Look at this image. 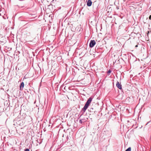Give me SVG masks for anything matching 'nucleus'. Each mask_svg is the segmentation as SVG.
Masks as SVG:
<instances>
[{"label": "nucleus", "instance_id": "nucleus-1", "mask_svg": "<svg viewBox=\"0 0 151 151\" xmlns=\"http://www.w3.org/2000/svg\"><path fill=\"white\" fill-rule=\"evenodd\" d=\"M93 99V98L92 97H90L87 100L85 104L84 107L83 108L81 111V112H82L81 115L80 116V117H81L82 115H83L85 112L86 110L90 104L91 103Z\"/></svg>", "mask_w": 151, "mask_h": 151}, {"label": "nucleus", "instance_id": "nucleus-2", "mask_svg": "<svg viewBox=\"0 0 151 151\" xmlns=\"http://www.w3.org/2000/svg\"><path fill=\"white\" fill-rule=\"evenodd\" d=\"M96 44V42L94 40H91L89 43V47H93Z\"/></svg>", "mask_w": 151, "mask_h": 151}, {"label": "nucleus", "instance_id": "nucleus-3", "mask_svg": "<svg viewBox=\"0 0 151 151\" xmlns=\"http://www.w3.org/2000/svg\"><path fill=\"white\" fill-rule=\"evenodd\" d=\"M116 86L120 90L122 89V85L118 81H117L116 83Z\"/></svg>", "mask_w": 151, "mask_h": 151}, {"label": "nucleus", "instance_id": "nucleus-4", "mask_svg": "<svg viewBox=\"0 0 151 151\" xmlns=\"http://www.w3.org/2000/svg\"><path fill=\"white\" fill-rule=\"evenodd\" d=\"M92 4V2L91 0H88L87 2V5L88 6H91Z\"/></svg>", "mask_w": 151, "mask_h": 151}, {"label": "nucleus", "instance_id": "nucleus-5", "mask_svg": "<svg viewBox=\"0 0 151 151\" xmlns=\"http://www.w3.org/2000/svg\"><path fill=\"white\" fill-rule=\"evenodd\" d=\"M24 83L23 82H22L21 83L20 87V90H22L23 88H24Z\"/></svg>", "mask_w": 151, "mask_h": 151}, {"label": "nucleus", "instance_id": "nucleus-6", "mask_svg": "<svg viewBox=\"0 0 151 151\" xmlns=\"http://www.w3.org/2000/svg\"><path fill=\"white\" fill-rule=\"evenodd\" d=\"M131 151V147H129L127 149H126V150H125V151Z\"/></svg>", "mask_w": 151, "mask_h": 151}, {"label": "nucleus", "instance_id": "nucleus-7", "mask_svg": "<svg viewBox=\"0 0 151 151\" xmlns=\"http://www.w3.org/2000/svg\"><path fill=\"white\" fill-rule=\"evenodd\" d=\"M90 111L95 112V111L93 110V108H91L90 109Z\"/></svg>", "mask_w": 151, "mask_h": 151}, {"label": "nucleus", "instance_id": "nucleus-8", "mask_svg": "<svg viewBox=\"0 0 151 151\" xmlns=\"http://www.w3.org/2000/svg\"><path fill=\"white\" fill-rule=\"evenodd\" d=\"M83 119H80L79 120V123H80L82 124L83 123L82 120H83Z\"/></svg>", "mask_w": 151, "mask_h": 151}, {"label": "nucleus", "instance_id": "nucleus-9", "mask_svg": "<svg viewBox=\"0 0 151 151\" xmlns=\"http://www.w3.org/2000/svg\"><path fill=\"white\" fill-rule=\"evenodd\" d=\"M111 72V70H109L108 72V74H109Z\"/></svg>", "mask_w": 151, "mask_h": 151}, {"label": "nucleus", "instance_id": "nucleus-10", "mask_svg": "<svg viewBox=\"0 0 151 151\" xmlns=\"http://www.w3.org/2000/svg\"><path fill=\"white\" fill-rule=\"evenodd\" d=\"M29 149L27 148L26 149H25L24 150V151H29Z\"/></svg>", "mask_w": 151, "mask_h": 151}, {"label": "nucleus", "instance_id": "nucleus-11", "mask_svg": "<svg viewBox=\"0 0 151 151\" xmlns=\"http://www.w3.org/2000/svg\"><path fill=\"white\" fill-rule=\"evenodd\" d=\"M149 19L150 20H151V15L149 17Z\"/></svg>", "mask_w": 151, "mask_h": 151}, {"label": "nucleus", "instance_id": "nucleus-12", "mask_svg": "<svg viewBox=\"0 0 151 151\" xmlns=\"http://www.w3.org/2000/svg\"><path fill=\"white\" fill-rule=\"evenodd\" d=\"M138 47V45H136L135 46V47Z\"/></svg>", "mask_w": 151, "mask_h": 151}, {"label": "nucleus", "instance_id": "nucleus-13", "mask_svg": "<svg viewBox=\"0 0 151 151\" xmlns=\"http://www.w3.org/2000/svg\"><path fill=\"white\" fill-rule=\"evenodd\" d=\"M67 139H68V136L67 137Z\"/></svg>", "mask_w": 151, "mask_h": 151}]
</instances>
